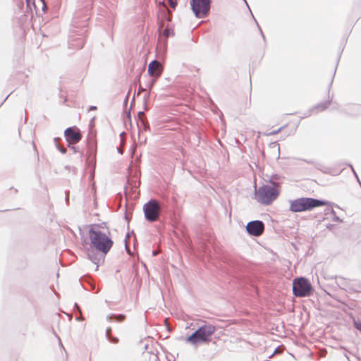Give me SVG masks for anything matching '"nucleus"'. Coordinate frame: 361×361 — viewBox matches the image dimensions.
<instances>
[{"label":"nucleus","mask_w":361,"mask_h":361,"mask_svg":"<svg viewBox=\"0 0 361 361\" xmlns=\"http://www.w3.org/2000/svg\"><path fill=\"white\" fill-rule=\"evenodd\" d=\"M89 235L92 247L104 255H106L113 246L114 243L109 236L100 231L90 230Z\"/></svg>","instance_id":"1"},{"label":"nucleus","mask_w":361,"mask_h":361,"mask_svg":"<svg viewBox=\"0 0 361 361\" xmlns=\"http://www.w3.org/2000/svg\"><path fill=\"white\" fill-rule=\"evenodd\" d=\"M215 331L216 327L214 325H203L188 336L186 342L195 346L201 343H207L211 341V337Z\"/></svg>","instance_id":"2"},{"label":"nucleus","mask_w":361,"mask_h":361,"mask_svg":"<svg viewBox=\"0 0 361 361\" xmlns=\"http://www.w3.org/2000/svg\"><path fill=\"white\" fill-rule=\"evenodd\" d=\"M326 204V201L310 197H301L290 202V210L293 212H301Z\"/></svg>","instance_id":"4"},{"label":"nucleus","mask_w":361,"mask_h":361,"mask_svg":"<svg viewBox=\"0 0 361 361\" xmlns=\"http://www.w3.org/2000/svg\"><path fill=\"white\" fill-rule=\"evenodd\" d=\"M355 326L356 327V329L357 330H359L360 331H361V323H357V322H355Z\"/></svg>","instance_id":"14"},{"label":"nucleus","mask_w":361,"mask_h":361,"mask_svg":"<svg viewBox=\"0 0 361 361\" xmlns=\"http://www.w3.org/2000/svg\"><path fill=\"white\" fill-rule=\"evenodd\" d=\"M169 3L170 4V6L173 8H175L177 6V1L176 0H168Z\"/></svg>","instance_id":"12"},{"label":"nucleus","mask_w":361,"mask_h":361,"mask_svg":"<svg viewBox=\"0 0 361 361\" xmlns=\"http://www.w3.org/2000/svg\"><path fill=\"white\" fill-rule=\"evenodd\" d=\"M286 126H287V124H283V125L281 126L280 127H279L277 129L274 130H271V131H269L268 133H266L264 135H267V136H270V135H276V134L280 133Z\"/></svg>","instance_id":"11"},{"label":"nucleus","mask_w":361,"mask_h":361,"mask_svg":"<svg viewBox=\"0 0 361 361\" xmlns=\"http://www.w3.org/2000/svg\"><path fill=\"white\" fill-rule=\"evenodd\" d=\"M163 35L166 37H169V35H170V30L168 28H166L163 31Z\"/></svg>","instance_id":"13"},{"label":"nucleus","mask_w":361,"mask_h":361,"mask_svg":"<svg viewBox=\"0 0 361 361\" xmlns=\"http://www.w3.org/2000/svg\"><path fill=\"white\" fill-rule=\"evenodd\" d=\"M143 115H144V114H143L142 112H140V113H139V116H140V117L141 116H143Z\"/></svg>","instance_id":"16"},{"label":"nucleus","mask_w":361,"mask_h":361,"mask_svg":"<svg viewBox=\"0 0 361 361\" xmlns=\"http://www.w3.org/2000/svg\"><path fill=\"white\" fill-rule=\"evenodd\" d=\"M246 229L249 234L259 236L264 231V225L261 221H252L247 224Z\"/></svg>","instance_id":"9"},{"label":"nucleus","mask_w":361,"mask_h":361,"mask_svg":"<svg viewBox=\"0 0 361 361\" xmlns=\"http://www.w3.org/2000/svg\"><path fill=\"white\" fill-rule=\"evenodd\" d=\"M64 136L70 144H76L82 139L80 130L77 127L68 128L64 132Z\"/></svg>","instance_id":"8"},{"label":"nucleus","mask_w":361,"mask_h":361,"mask_svg":"<svg viewBox=\"0 0 361 361\" xmlns=\"http://www.w3.org/2000/svg\"><path fill=\"white\" fill-rule=\"evenodd\" d=\"M312 285L307 279L300 277L293 280V292L296 297L309 296L312 293Z\"/></svg>","instance_id":"5"},{"label":"nucleus","mask_w":361,"mask_h":361,"mask_svg":"<svg viewBox=\"0 0 361 361\" xmlns=\"http://www.w3.org/2000/svg\"><path fill=\"white\" fill-rule=\"evenodd\" d=\"M119 318H120V320H123V319H124L125 316L120 315V316H119Z\"/></svg>","instance_id":"15"},{"label":"nucleus","mask_w":361,"mask_h":361,"mask_svg":"<svg viewBox=\"0 0 361 361\" xmlns=\"http://www.w3.org/2000/svg\"><path fill=\"white\" fill-rule=\"evenodd\" d=\"M89 258L92 260V261H94V259L92 258V257L90 256V255L89 254Z\"/></svg>","instance_id":"17"},{"label":"nucleus","mask_w":361,"mask_h":361,"mask_svg":"<svg viewBox=\"0 0 361 361\" xmlns=\"http://www.w3.org/2000/svg\"><path fill=\"white\" fill-rule=\"evenodd\" d=\"M162 68L161 63L157 61H153L149 64L148 73L152 76H159L161 73Z\"/></svg>","instance_id":"10"},{"label":"nucleus","mask_w":361,"mask_h":361,"mask_svg":"<svg viewBox=\"0 0 361 361\" xmlns=\"http://www.w3.org/2000/svg\"><path fill=\"white\" fill-rule=\"evenodd\" d=\"M280 185L273 183V185H263L259 187L255 193L257 200L264 204L269 205L277 199L280 194Z\"/></svg>","instance_id":"3"},{"label":"nucleus","mask_w":361,"mask_h":361,"mask_svg":"<svg viewBox=\"0 0 361 361\" xmlns=\"http://www.w3.org/2000/svg\"><path fill=\"white\" fill-rule=\"evenodd\" d=\"M145 218L149 221H155L159 216V205L156 200H150L144 205Z\"/></svg>","instance_id":"6"},{"label":"nucleus","mask_w":361,"mask_h":361,"mask_svg":"<svg viewBox=\"0 0 361 361\" xmlns=\"http://www.w3.org/2000/svg\"><path fill=\"white\" fill-rule=\"evenodd\" d=\"M209 5V0H191L192 11L198 18H203L207 14Z\"/></svg>","instance_id":"7"}]
</instances>
